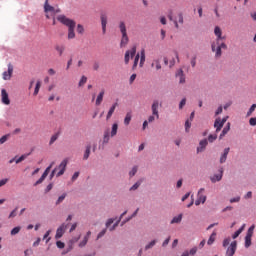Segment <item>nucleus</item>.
<instances>
[{
  "mask_svg": "<svg viewBox=\"0 0 256 256\" xmlns=\"http://www.w3.org/2000/svg\"><path fill=\"white\" fill-rule=\"evenodd\" d=\"M151 67H155L156 71H160V69L162 68L161 66V60L159 59H154L151 63Z\"/></svg>",
  "mask_w": 256,
  "mask_h": 256,
  "instance_id": "nucleus-23",
  "label": "nucleus"
},
{
  "mask_svg": "<svg viewBox=\"0 0 256 256\" xmlns=\"http://www.w3.org/2000/svg\"><path fill=\"white\" fill-rule=\"evenodd\" d=\"M57 139H59V134L52 135L50 138L49 145H53V143H55Z\"/></svg>",
  "mask_w": 256,
  "mask_h": 256,
  "instance_id": "nucleus-39",
  "label": "nucleus"
},
{
  "mask_svg": "<svg viewBox=\"0 0 256 256\" xmlns=\"http://www.w3.org/2000/svg\"><path fill=\"white\" fill-rule=\"evenodd\" d=\"M105 233H107V228L103 229L97 236V239H101V237L105 236Z\"/></svg>",
  "mask_w": 256,
  "mask_h": 256,
  "instance_id": "nucleus-54",
  "label": "nucleus"
},
{
  "mask_svg": "<svg viewBox=\"0 0 256 256\" xmlns=\"http://www.w3.org/2000/svg\"><path fill=\"white\" fill-rule=\"evenodd\" d=\"M131 123V113H127L124 118V125H129Z\"/></svg>",
  "mask_w": 256,
  "mask_h": 256,
  "instance_id": "nucleus-37",
  "label": "nucleus"
},
{
  "mask_svg": "<svg viewBox=\"0 0 256 256\" xmlns=\"http://www.w3.org/2000/svg\"><path fill=\"white\" fill-rule=\"evenodd\" d=\"M8 182H9V179H7V178L0 180V187L7 185Z\"/></svg>",
  "mask_w": 256,
  "mask_h": 256,
  "instance_id": "nucleus-60",
  "label": "nucleus"
},
{
  "mask_svg": "<svg viewBox=\"0 0 256 256\" xmlns=\"http://www.w3.org/2000/svg\"><path fill=\"white\" fill-rule=\"evenodd\" d=\"M90 155H91V145H88L86 146V150L84 152V156H83L84 161H87Z\"/></svg>",
  "mask_w": 256,
  "mask_h": 256,
  "instance_id": "nucleus-27",
  "label": "nucleus"
},
{
  "mask_svg": "<svg viewBox=\"0 0 256 256\" xmlns=\"http://www.w3.org/2000/svg\"><path fill=\"white\" fill-rule=\"evenodd\" d=\"M118 129H119V124L114 123V124L112 125V130H111V132H110V137H115V135H117Z\"/></svg>",
  "mask_w": 256,
  "mask_h": 256,
  "instance_id": "nucleus-26",
  "label": "nucleus"
},
{
  "mask_svg": "<svg viewBox=\"0 0 256 256\" xmlns=\"http://www.w3.org/2000/svg\"><path fill=\"white\" fill-rule=\"evenodd\" d=\"M141 187V181L136 182L131 188L130 191H137Z\"/></svg>",
  "mask_w": 256,
  "mask_h": 256,
  "instance_id": "nucleus-41",
  "label": "nucleus"
},
{
  "mask_svg": "<svg viewBox=\"0 0 256 256\" xmlns=\"http://www.w3.org/2000/svg\"><path fill=\"white\" fill-rule=\"evenodd\" d=\"M159 107H161L159 100H154L151 105V111L152 115L156 116V119H159Z\"/></svg>",
  "mask_w": 256,
  "mask_h": 256,
  "instance_id": "nucleus-8",
  "label": "nucleus"
},
{
  "mask_svg": "<svg viewBox=\"0 0 256 256\" xmlns=\"http://www.w3.org/2000/svg\"><path fill=\"white\" fill-rule=\"evenodd\" d=\"M67 163H69V161L67 159H64L60 165L58 167H56L57 171L59 170V172L56 174V177H61V175L65 174V171L67 169Z\"/></svg>",
  "mask_w": 256,
  "mask_h": 256,
  "instance_id": "nucleus-7",
  "label": "nucleus"
},
{
  "mask_svg": "<svg viewBox=\"0 0 256 256\" xmlns=\"http://www.w3.org/2000/svg\"><path fill=\"white\" fill-rule=\"evenodd\" d=\"M245 229V224L242 225V227L240 229H238L233 235H232V239H237V237H239L240 233H243Z\"/></svg>",
  "mask_w": 256,
  "mask_h": 256,
  "instance_id": "nucleus-30",
  "label": "nucleus"
},
{
  "mask_svg": "<svg viewBox=\"0 0 256 256\" xmlns=\"http://www.w3.org/2000/svg\"><path fill=\"white\" fill-rule=\"evenodd\" d=\"M56 246L58 247V249H64L65 248V243H63L61 241H57Z\"/></svg>",
  "mask_w": 256,
  "mask_h": 256,
  "instance_id": "nucleus-53",
  "label": "nucleus"
},
{
  "mask_svg": "<svg viewBox=\"0 0 256 256\" xmlns=\"http://www.w3.org/2000/svg\"><path fill=\"white\" fill-rule=\"evenodd\" d=\"M9 137H11V134H6L0 138V145H3V143H7L9 140Z\"/></svg>",
  "mask_w": 256,
  "mask_h": 256,
  "instance_id": "nucleus-34",
  "label": "nucleus"
},
{
  "mask_svg": "<svg viewBox=\"0 0 256 256\" xmlns=\"http://www.w3.org/2000/svg\"><path fill=\"white\" fill-rule=\"evenodd\" d=\"M231 130V123H227V125L223 128L220 136H219V139H222L223 137H225V135H227V133H229V131Z\"/></svg>",
  "mask_w": 256,
  "mask_h": 256,
  "instance_id": "nucleus-22",
  "label": "nucleus"
},
{
  "mask_svg": "<svg viewBox=\"0 0 256 256\" xmlns=\"http://www.w3.org/2000/svg\"><path fill=\"white\" fill-rule=\"evenodd\" d=\"M19 231H21V226L14 227L10 233L11 235H17Z\"/></svg>",
  "mask_w": 256,
  "mask_h": 256,
  "instance_id": "nucleus-42",
  "label": "nucleus"
},
{
  "mask_svg": "<svg viewBox=\"0 0 256 256\" xmlns=\"http://www.w3.org/2000/svg\"><path fill=\"white\" fill-rule=\"evenodd\" d=\"M79 239H81V235H79L78 237H74L70 240V244L74 245V243H77V241H79Z\"/></svg>",
  "mask_w": 256,
  "mask_h": 256,
  "instance_id": "nucleus-52",
  "label": "nucleus"
},
{
  "mask_svg": "<svg viewBox=\"0 0 256 256\" xmlns=\"http://www.w3.org/2000/svg\"><path fill=\"white\" fill-rule=\"evenodd\" d=\"M88 242L89 238L84 236L83 240L79 243V247H85V245H87Z\"/></svg>",
  "mask_w": 256,
  "mask_h": 256,
  "instance_id": "nucleus-45",
  "label": "nucleus"
},
{
  "mask_svg": "<svg viewBox=\"0 0 256 256\" xmlns=\"http://www.w3.org/2000/svg\"><path fill=\"white\" fill-rule=\"evenodd\" d=\"M103 97H105V90H101L96 98L95 105L99 107L103 103Z\"/></svg>",
  "mask_w": 256,
  "mask_h": 256,
  "instance_id": "nucleus-18",
  "label": "nucleus"
},
{
  "mask_svg": "<svg viewBox=\"0 0 256 256\" xmlns=\"http://www.w3.org/2000/svg\"><path fill=\"white\" fill-rule=\"evenodd\" d=\"M155 117H156V116L152 114V115H150V116L148 117V120H147V121H148L149 123H153V121H155Z\"/></svg>",
  "mask_w": 256,
  "mask_h": 256,
  "instance_id": "nucleus-63",
  "label": "nucleus"
},
{
  "mask_svg": "<svg viewBox=\"0 0 256 256\" xmlns=\"http://www.w3.org/2000/svg\"><path fill=\"white\" fill-rule=\"evenodd\" d=\"M190 129H191V122L189 120H186V122H185V131H186V133H189Z\"/></svg>",
  "mask_w": 256,
  "mask_h": 256,
  "instance_id": "nucleus-49",
  "label": "nucleus"
},
{
  "mask_svg": "<svg viewBox=\"0 0 256 256\" xmlns=\"http://www.w3.org/2000/svg\"><path fill=\"white\" fill-rule=\"evenodd\" d=\"M39 89H41V81H38L36 83L35 89H34V97H37V95H39Z\"/></svg>",
  "mask_w": 256,
  "mask_h": 256,
  "instance_id": "nucleus-32",
  "label": "nucleus"
},
{
  "mask_svg": "<svg viewBox=\"0 0 256 256\" xmlns=\"http://www.w3.org/2000/svg\"><path fill=\"white\" fill-rule=\"evenodd\" d=\"M230 148H225L223 154L220 157V163L227 161V155H229Z\"/></svg>",
  "mask_w": 256,
  "mask_h": 256,
  "instance_id": "nucleus-25",
  "label": "nucleus"
},
{
  "mask_svg": "<svg viewBox=\"0 0 256 256\" xmlns=\"http://www.w3.org/2000/svg\"><path fill=\"white\" fill-rule=\"evenodd\" d=\"M245 247L248 249V247H251V237L245 236Z\"/></svg>",
  "mask_w": 256,
  "mask_h": 256,
  "instance_id": "nucleus-43",
  "label": "nucleus"
},
{
  "mask_svg": "<svg viewBox=\"0 0 256 256\" xmlns=\"http://www.w3.org/2000/svg\"><path fill=\"white\" fill-rule=\"evenodd\" d=\"M101 25H102V33L105 35L107 33V15H101Z\"/></svg>",
  "mask_w": 256,
  "mask_h": 256,
  "instance_id": "nucleus-15",
  "label": "nucleus"
},
{
  "mask_svg": "<svg viewBox=\"0 0 256 256\" xmlns=\"http://www.w3.org/2000/svg\"><path fill=\"white\" fill-rule=\"evenodd\" d=\"M136 174H137V166H134L130 171L129 175L130 177H135Z\"/></svg>",
  "mask_w": 256,
  "mask_h": 256,
  "instance_id": "nucleus-50",
  "label": "nucleus"
},
{
  "mask_svg": "<svg viewBox=\"0 0 256 256\" xmlns=\"http://www.w3.org/2000/svg\"><path fill=\"white\" fill-rule=\"evenodd\" d=\"M186 103H187V99H185V98L182 99L179 104V109H183V107H185Z\"/></svg>",
  "mask_w": 256,
  "mask_h": 256,
  "instance_id": "nucleus-56",
  "label": "nucleus"
},
{
  "mask_svg": "<svg viewBox=\"0 0 256 256\" xmlns=\"http://www.w3.org/2000/svg\"><path fill=\"white\" fill-rule=\"evenodd\" d=\"M231 243V238H225L223 240V247H227Z\"/></svg>",
  "mask_w": 256,
  "mask_h": 256,
  "instance_id": "nucleus-55",
  "label": "nucleus"
},
{
  "mask_svg": "<svg viewBox=\"0 0 256 256\" xmlns=\"http://www.w3.org/2000/svg\"><path fill=\"white\" fill-rule=\"evenodd\" d=\"M176 77H179V83L183 84L185 83V74H183V70H178L176 73Z\"/></svg>",
  "mask_w": 256,
  "mask_h": 256,
  "instance_id": "nucleus-24",
  "label": "nucleus"
},
{
  "mask_svg": "<svg viewBox=\"0 0 256 256\" xmlns=\"http://www.w3.org/2000/svg\"><path fill=\"white\" fill-rule=\"evenodd\" d=\"M136 53H137V47H135V46L125 52L124 62L126 65H129L130 59H133V57Z\"/></svg>",
  "mask_w": 256,
  "mask_h": 256,
  "instance_id": "nucleus-6",
  "label": "nucleus"
},
{
  "mask_svg": "<svg viewBox=\"0 0 256 256\" xmlns=\"http://www.w3.org/2000/svg\"><path fill=\"white\" fill-rule=\"evenodd\" d=\"M139 59H140V63H139ZM137 65H139L140 67H143L145 65V49H142L140 51V54H136L132 69L133 70L137 69Z\"/></svg>",
  "mask_w": 256,
  "mask_h": 256,
  "instance_id": "nucleus-4",
  "label": "nucleus"
},
{
  "mask_svg": "<svg viewBox=\"0 0 256 256\" xmlns=\"http://www.w3.org/2000/svg\"><path fill=\"white\" fill-rule=\"evenodd\" d=\"M55 50L59 53V56L61 57V55H63L64 51H65V46H55Z\"/></svg>",
  "mask_w": 256,
  "mask_h": 256,
  "instance_id": "nucleus-33",
  "label": "nucleus"
},
{
  "mask_svg": "<svg viewBox=\"0 0 256 256\" xmlns=\"http://www.w3.org/2000/svg\"><path fill=\"white\" fill-rule=\"evenodd\" d=\"M214 35L216 38V45H219V42L225 40V37H223V31H221V28L219 26H216L214 29Z\"/></svg>",
  "mask_w": 256,
  "mask_h": 256,
  "instance_id": "nucleus-11",
  "label": "nucleus"
},
{
  "mask_svg": "<svg viewBox=\"0 0 256 256\" xmlns=\"http://www.w3.org/2000/svg\"><path fill=\"white\" fill-rule=\"evenodd\" d=\"M117 105H119V104L116 102L109 109L107 116H106L107 121H109L111 119V117H113V113H115V109H117Z\"/></svg>",
  "mask_w": 256,
  "mask_h": 256,
  "instance_id": "nucleus-19",
  "label": "nucleus"
},
{
  "mask_svg": "<svg viewBox=\"0 0 256 256\" xmlns=\"http://www.w3.org/2000/svg\"><path fill=\"white\" fill-rule=\"evenodd\" d=\"M2 77L4 81H9L13 77V64H8V71L3 72Z\"/></svg>",
  "mask_w": 256,
  "mask_h": 256,
  "instance_id": "nucleus-10",
  "label": "nucleus"
},
{
  "mask_svg": "<svg viewBox=\"0 0 256 256\" xmlns=\"http://www.w3.org/2000/svg\"><path fill=\"white\" fill-rule=\"evenodd\" d=\"M249 124L251 125V127H255V125H256V118H250Z\"/></svg>",
  "mask_w": 256,
  "mask_h": 256,
  "instance_id": "nucleus-62",
  "label": "nucleus"
},
{
  "mask_svg": "<svg viewBox=\"0 0 256 256\" xmlns=\"http://www.w3.org/2000/svg\"><path fill=\"white\" fill-rule=\"evenodd\" d=\"M219 172V174H216L210 178L212 183H217V181H221V179H223V168H220Z\"/></svg>",
  "mask_w": 256,
  "mask_h": 256,
  "instance_id": "nucleus-17",
  "label": "nucleus"
},
{
  "mask_svg": "<svg viewBox=\"0 0 256 256\" xmlns=\"http://www.w3.org/2000/svg\"><path fill=\"white\" fill-rule=\"evenodd\" d=\"M85 83H87V76H82L78 85H79V87H83V85H85Z\"/></svg>",
  "mask_w": 256,
  "mask_h": 256,
  "instance_id": "nucleus-40",
  "label": "nucleus"
},
{
  "mask_svg": "<svg viewBox=\"0 0 256 256\" xmlns=\"http://www.w3.org/2000/svg\"><path fill=\"white\" fill-rule=\"evenodd\" d=\"M168 19L173 21L176 29H179V23L180 25H183V13L181 12H179L176 16H173V12H170L168 14Z\"/></svg>",
  "mask_w": 256,
  "mask_h": 256,
  "instance_id": "nucleus-5",
  "label": "nucleus"
},
{
  "mask_svg": "<svg viewBox=\"0 0 256 256\" xmlns=\"http://www.w3.org/2000/svg\"><path fill=\"white\" fill-rule=\"evenodd\" d=\"M253 231H255V225H252L248 231H247V234H246V237H253Z\"/></svg>",
  "mask_w": 256,
  "mask_h": 256,
  "instance_id": "nucleus-38",
  "label": "nucleus"
},
{
  "mask_svg": "<svg viewBox=\"0 0 256 256\" xmlns=\"http://www.w3.org/2000/svg\"><path fill=\"white\" fill-rule=\"evenodd\" d=\"M156 244H157V240H152L150 243H148L145 246V251H149V249H153V247H155Z\"/></svg>",
  "mask_w": 256,
  "mask_h": 256,
  "instance_id": "nucleus-31",
  "label": "nucleus"
},
{
  "mask_svg": "<svg viewBox=\"0 0 256 256\" xmlns=\"http://www.w3.org/2000/svg\"><path fill=\"white\" fill-rule=\"evenodd\" d=\"M241 201V197H235L230 199V203H239Z\"/></svg>",
  "mask_w": 256,
  "mask_h": 256,
  "instance_id": "nucleus-57",
  "label": "nucleus"
},
{
  "mask_svg": "<svg viewBox=\"0 0 256 256\" xmlns=\"http://www.w3.org/2000/svg\"><path fill=\"white\" fill-rule=\"evenodd\" d=\"M26 157H27V156H25V155L20 156L18 159H16V164H19V163H21L22 161H25Z\"/></svg>",
  "mask_w": 256,
  "mask_h": 256,
  "instance_id": "nucleus-58",
  "label": "nucleus"
},
{
  "mask_svg": "<svg viewBox=\"0 0 256 256\" xmlns=\"http://www.w3.org/2000/svg\"><path fill=\"white\" fill-rule=\"evenodd\" d=\"M211 48H212L213 53H215L216 59H219V57H221V55H222L221 50L227 49V44H225L224 42H219V44L214 42V43H212Z\"/></svg>",
  "mask_w": 256,
  "mask_h": 256,
  "instance_id": "nucleus-3",
  "label": "nucleus"
},
{
  "mask_svg": "<svg viewBox=\"0 0 256 256\" xmlns=\"http://www.w3.org/2000/svg\"><path fill=\"white\" fill-rule=\"evenodd\" d=\"M255 109H256V104H252L249 111L247 112V117H251V115L253 114V111H255Z\"/></svg>",
  "mask_w": 256,
  "mask_h": 256,
  "instance_id": "nucleus-46",
  "label": "nucleus"
},
{
  "mask_svg": "<svg viewBox=\"0 0 256 256\" xmlns=\"http://www.w3.org/2000/svg\"><path fill=\"white\" fill-rule=\"evenodd\" d=\"M17 207L9 214V219H13V217H17Z\"/></svg>",
  "mask_w": 256,
  "mask_h": 256,
  "instance_id": "nucleus-51",
  "label": "nucleus"
},
{
  "mask_svg": "<svg viewBox=\"0 0 256 256\" xmlns=\"http://www.w3.org/2000/svg\"><path fill=\"white\" fill-rule=\"evenodd\" d=\"M188 253H189V255H192V256H193V255H196V253H197V247L191 248Z\"/></svg>",
  "mask_w": 256,
  "mask_h": 256,
  "instance_id": "nucleus-59",
  "label": "nucleus"
},
{
  "mask_svg": "<svg viewBox=\"0 0 256 256\" xmlns=\"http://www.w3.org/2000/svg\"><path fill=\"white\" fill-rule=\"evenodd\" d=\"M58 21L68 27V39H75V26L77 23L74 20L67 18L65 15L57 17Z\"/></svg>",
  "mask_w": 256,
  "mask_h": 256,
  "instance_id": "nucleus-1",
  "label": "nucleus"
},
{
  "mask_svg": "<svg viewBox=\"0 0 256 256\" xmlns=\"http://www.w3.org/2000/svg\"><path fill=\"white\" fill-rule=\"evenodd\" d=\"M223 122H221V118H216L215 122H214V127L216 129V133H219V131H221V129H223Z\"/></svg>",
  "mask_w": 256,
  "mask_h": 256,
  "instance_id": "nucleus-21",
  "label": "nucleus"
},
{
  "mask_svg": "<svg viewBox=\"0 0 256 256\" xmlns=\"http://www.w3.org/2000/svg\"><path fill=\"white\" fill-rule=\"evenodd\" d=\"M203 191H205V188H201L199 191H198V198L197 200L195 201V205L196 206H199L201 205V203H205L207 201V196L201 194L203 193Z\"/></svg>",
  "mask_w": 256,
  "mask_h": 256,
  "instance_id": "nucleus-12",
  "label": "nucleus"
},
{
  "mask_svg": "<svg viewBox=\"0 0 256 256\" xmlns=\"http://www.w3.org/2000/svg\"><path fill=\"white\" fill-rule=\"evenodd\" d=\"M135 79H137V74H132L130 76V80H129L130 85H132V83H133V81H135Z\"/></svg>",
  "mask_w": 256,
  "mask_h": 256,
  "instance_id": "nucleus-61",
  "label": "nucleus"
},
{
  "mask_svg": "<svg viewBox=\"0 0 256 256\" xmlns=\"http://www.w3.org/2000/svg\"><path fill=\"white\" fill-rule=\"evenodd\" d=\"M65 197H67V194L61 195L56 201V205H59V203H63V201H65Z\"/></svg>",
  "mask_w": 256,
  "mask_h": 256,
  "instance_id": "nucleus-48",
  "label": "nucleus"
},
{
  "mask_svg": "<svg viewBox=\"0 0 256 256\" xmlns=\"http://www.w3.org/2000/svg\"><path fill=\"white\" fill-rule=\"evenodd\" d=\"M217 140V134H210L208 136L209 143H213V141Z\"/></svg>",
  "mask_w": 256,
  "mask_h": 256,
  "instance_id": "nucleus-47",
  "label": "nucleus"
},
{
  "mask_svg": "<svg viewBox=\"0 0 256 256\" xmlns=\"http://www.w3.org/2000/svg\"><path fill=\"white\" fill-rule=\"evenodd\" d=\"M207 145H208L207 139L201 140L199 143V147L197 148V153H203Z\"/></svg>",
  "mask_w": 256,
  "mask_h": 256,
  "instance_id": "nucleus-20",
  "label": "nucleus"
},
{
  "mask_svg": "<svg viewBox=\"0 0 256 256\" xmlns=\"http://www.w3.org/2000/svg\"><path fill=\"white\" fill-rule=\"evenodd\" d=\"M66 231H67V224L65 223L61 224L56 230L55 239H61V237L65 235Z\"/></svg>",
  "mask_w": 256,
  "mask_h": 256,
  "instance_id": "nucleus-9",
  "label": "nucleus"
},
{
  "mask_svg": "<svg viewBox=\"0 0 256 256\" xmlns=\"http://www.w3.org/2000/svg\"><path fill=\"white\" fill-rule=\"evenodd\" d=\"M44 11L45 13H51V15H55V8L49 5V0H46L45 2Z\"/></svg>",
  "mask_w": 256,
  "mask_h": 256,
  "instance_id": "nucleus-16",
  "label": "nucleus"
},
{
  "mask_svg": "<svg viewBox=\"0 0 256 256\" xmlns=\"http://www.w3.org/2000/svg\"><path fill=\"white\" fill-rule=\"evenodd\" d=\"M235 251H237V241L231 242L230 246L227 248L226 256L235 255Z\"/></svg>",
  "mask_w": 256,
  "mask_h": 256,
  "instance_id": "nucleus-13",
  "label": "nucleus"
},
{
  "mask_svg": "<svg viewBox=\"0 0 256 256\" xmlns=\"http://www.w3.org/2000/svg\"><path fill=\"white\" fill-rule=\"evenodd\" d=\"M217 237V232H213L211 236L209 237L207 244L208 245H213L215 243V238Z\"/></svg>",
  "mask_w": 256,
  "mask_h": 256,
  "instance_id": "nucleus-29",
  "label": "nucleus"
},
{
  "mask_svg": "<svg viewBox=\"0 0 256 256\" xmlns=\"http://www.w3.org/2000/svg\"><path fill=\"white\" fill-rule=\"evenodd\" d=\"M137 213H139V208L136 209V211L132 214L131 217H129V218H127L125 221H123L121 225L126 224L127 221H131V219H133V217H136V216H137Z\"/></svg>",
  "mask_w": 256,
  "mask_h": 256,
  "instance_id": "nucleus-36",
  "label": "nucleus"
},
{
  "mask_svg": "<svg viewBox=\"0 0 256 256\" xmlns=\"http://www.w3.org/2000/svg\"><path fill=\"white\" fill-rule=\"evenodd\" d=\"M77 33H79L80 35H83V33H85V28H83V25H77Z\"/></svg>",
  "mask_w": 256,
  "mask_h": 256,
  "instance_id": "nucleus-44",
  "label": "nucleus"
},
{
  "mask_svg": "<svg viewBox=\"0 0 256 256\" xmlns=\"http://www.w3.org/2000/svg\"><path fill=\"white\" fill-rule=\"evenodd\" d=\"M119 31L122 35L121 40H120V47H127L129 45V36L127 35V25L125 22L120 21L118 25Z\"/></svg>",
  "mask_w": 256,
  "mask_h": 256,
  "instance_id": "nucleus-2",
  "label": "nucleus"
},
{
  "mask_svg": "<svg viewBox=\"0 0 256 256\" xmlns=\"http://www.w3.org/2000/svg\"><path fill=\"white\" fill-rule=\"evenodd\" d=\"M78 178H79V172H75L72 176V181H77Z\"/></svg>",
  "mask_w": 256,
  "mask_h": 256,
  "instance_id": "nucleus-64",
  "label": "nucleus"
},
{
  "mask_svg": "<svg viewBox=\"0 0 256 256\" xmlns=\"http://www.w3.org/2000/svg\"><path fill=\"white\" fill-rule=\"evenodd\" d=\"M1 97L3 105H11V100L9 99V94L7 93V90H1Z\"/></svg>",
  "mask_w": 256,
  "mask_h": 256,
  "instance_id": "nucleus-14",
  "label": "nucleus"
},
{
  "mask_svg": "<svg viewBox=\"0 0 256 256\" xmlns=\"http://www.w3.org/2000/svg\"><path fill=\"white\" fill-rule=\"evenodd\" d=\"M183 220V214H179L178 216H175L172 220H171V225L175 224V223H180Z\"/></svg>",
  "mask_w": 256,
  "mask_h": 256,
  "instance_id": "nucleus-28",
  "label": "nucleus"
},
{
  "mask_svg": "<svg viewBox=\"0 0 256 256\" xmlns=\"http://www.w3.org/2000/svg\"><path fill=\"white\" fill-rule=\"evenodd\" d=\"M109 139H110V137H109V130H106V131L104 132V136H103V143H104V144L109 143Z\"/></svg>",
  "mask_w": 256,
  "mask_h": 256,
  "instance_id": "nucleus-35",
  "label": "nucleus"
}]
</instances>
